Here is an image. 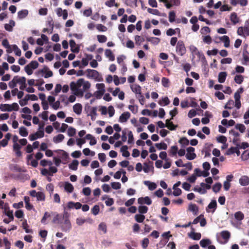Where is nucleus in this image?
I'll use <instances>...</instances> for the list:
<instances>
[{"instance_id":"f257e3e1","label":"nucleus","mask_w":249,"mask_h":249,"mask_svg":"<svg viewBox=\"0 0 249 249\" xmlns=\"http://www.w3.org/2000/svg\"><path fill=\"white\" fill-rule=\"evenodd\" d=\"M70 214L66 211V208L64 207V211L62 214V220L60 224L61 229L64 231H69L71 228V222L69 220Z\"/></svg>"},{"instance_id":"f03ea898","label":"nucleus","mask_w":249,"mask_h":249,"mask_svg":"<svg viewBox=\"0 0 249 249\" xmlns=\"http://www.w3.org/2000/svg\"><path fill=\"white\" fill-rule=\"evenodd\" d=\"M87 72H88L87 76L88 77L93 78L99 81H101L103 80V78L100 75L99 72L94 70L88 69L87 70Z\"/></svg>"},{"instance_id":"7ed1b4c3","label":"nucleus","mask_w":249,"mask_h":249,"mask_svg":"<svg viewBox=\"0 0 249 249\" xmlns=\"http://www.w3.org/2000/svg\"><path fill=\"white\" fill-rule=\"evenodd\" d=\"M176 51L178 54L182 56L186 53V48L182 41L179 40L176 46Z\"/></svg>"},{"instance_id":"20e7f679","label":"nucleus","mask_w":249,"mask_h":249,"mask_svg":"<svg viewBox=\"0 0 249 249\" xmlns=\"http://www.w3.org/2000/svg\"><path fill=\"white\" fill-rule=\"evenodd\" d=\"M84 82L83 78L79 79L76 83L74 82H71L70 84L71 89L74 92L77 91L82 86V83Z\"/></svg>"},{"instance_id":"39448f33","label":"nucleus","mask_w":249,"mask_h":249,"mask_svg":"<svg viewBox=\"0 0 249 249\" xmlns=\"http://www.w3.org/2000/svg\"><path fill=\"white\" fill-rule=\"evenodd\" d=\"M221 238L224 240L221 241L218 239V241L221 244L227 243L231 237V233L228 231H223L220 233Z\"/></svg>"},{"instance_id":"423d86ee","label":"nucleus","mask_w":249,"mask_h":249,"mask_svg":"<svg viewBox=\"0 0 249 249\" xmlns=\"http://www.w3.org/2000/svg\"><path fill=\"white\" fill-rule=\"evenodd\" d=\"M187 154L186 155V158L188 160H193L195 159L196 155L194 153L195 148L193 147H189L187 148Z\"/></svg>"},{"instance_id":"0eeeda50","label":"nucleus","mask_w":249,"mask_h":249,"mask_svg":"<svg viewBox=\"0 0 249 249\" xmlns=\"http://www.w3.org/2000/svg\"><path fill=\"white\" fill-rule=\"evenodd\" d=\"M38 72L45 73L44 75V77L45 78H48L49 77H52L53 75L52 71H50L48 67L47 66H44V68L40 70Z\"/></svg>"},{"instance_id":"6e6552de","label":"nucleus","mask_w":249,"mask_h":249,"mask_svg":"<svg viewBox=\"0 0 249 249\" xmlns=\"http://www.w3.org/2000/svg\"><path fill=\"white\" fill-rule=\"evenodd\" d=\"M130 115L129 112H124L120 115L119 121L122 123H125L130 118Z\"/></svg>"},{"instance_id":"1a4fd4ad","label":"nucleus","mask_w":249,"mask_h":249,"mask_svg":"<svg viewBox=\"0 0 249 249\" xmlns=\"http://www.w3.org/2000/svg\"><path fill=\"white\" fill-rule=\"evenodd\" d=\"M138 203L141 205L146 204L148 205H150L152 203V201L148 196H145L144 197H141L138 198Z\"/></svg>"},{"instance_id":"9d476101","label":"nucleus","mask_w":249,"mask_h":249,"mask_svg":"<svg viewBox=\"0 0 249 249\" xmlns=\"http://www.w3.org/2000/svg\"><path fill=\"white\" fill-rule=\"evenodd\" d=\"M234 153H236L237 156L240 155V152L239 151V148L238 146L231 147L226 152V154L227 155H230Z\"/></svg>"},{"instance_id":"9b49d317","label":"nucleus","mask_w":249,"mask_h":249,"mask_svg":"<svg viewBox=\"0 0 249 249\" xmlns=\"http://www.w3.org/2000/svg\"><path fill=\"white\" fill-rule=\"evenodd\" d=\"M217 208V202L215 200H212L211 202L209 204V205L207 206V208H206V211L208 213L210 212V211H209L208 209H213L212 211V213H213L215 210Z\"/></svg>"},{"instance_id":"f8f14e48","label":"nucleus","mask_w":249,"mask_h":249,"mask_svg":"<svg viewBox=\"0 0 249 249\" xmlns=\"http://www.w3.org/2000/svg\"><path fill=\"white\" fill-rule=\"evenodd\" d=\"M26 78L25 77H21L19 78H18V81L17 82L20 85L19 87L20 89L24 90L27 87V85L26 84Z\"/></svg>"},{"instance_id":"ddd939ff","label":"nucleus","mask_w":249,"mask_h":249,"mask_svg":"<svg viewBox=\"0 0 249 249\" xmlns=\"http://www.w3.org/2000/svg\"><path fill=\"white\" fill-rule=\"evenodd\" d=\"M191 229L193 231L190 233L189 234V236L195 240H198L201 238V235L200 233L195 232L194 231L195 229L192 227Z\"/></svg>"},{"instance_id":"4468645a","label":"nucleus","mask_w":249,"mask_h":249,"mask_svg":"<svg viewBox=\"0 0 249 249\" xmlns=\"http://www.w3.org/2000/svg\"><path fill=\"white\" fill-rule=\"evenodd\" d=\"M70 45L71 47V51L72 53H78L79 52V48L76 46V44L74 40H71L70 41Z\"/></svg>"},{"instance_id":"2eb2a0df","label":"nucleus","mask_w":249,"mask_h":249,"mask_svg":"<svg viewBox=\"0 0 249 249\" xmlns=\"http://www.w3.org/2000/svg\"><path fill=\"white\" fill-rule=\"evenodd\" d=\"M130 88L132 91L134 92L136 95L142 93L141 87L140 85L138 84H133L130 86Z\"/></svg>"},{"instance_id":"dca6fc26","label":"nucleus","mask_w":249,"mask_h":249,"mask_svg":"<svg viewBox=\"0 0 249 249\" xmlns=\"http://www.w3.org/2000/svg\"><path fill=\"white\" fill-rule=\"evenodd\" d=\"M239 181L242 186H247L249 184V178L247 176H243L239 179Z\"/></svg>"},{"instance_id":"f3484780","label":"nucleus","mask_w":249,"mask_h":249,"mask_svg":"<svg viewBox=\"0 0 249 249\" xmlns=\"http://www.w3.org/2000/svg\"><path fill=\"white\" fill-rule=\"evenodd\" d=\"M220 40L224 42V46L228 48L230 45V40L229 37L227 36H224L219 37Z\"/></svg>"},{"instance_id":"a211bd4d","label":"nucleus","mask_w":249,"mask_h":249,"mask_svg":"<svg viewBox=\"0 0 249 249\" xmlns=\"http://www.w3.org/2000/svg\"><path fill=\"white\" fill-rule=\"evenodd\" d=\"M211 243L212 242L209 239H203L199 242L200 246L203 248H206L211 244Z\"/></svg>"},{"instance_id":"6ab92c4d","label":"nucleus","mask_w":249,"mask_h":249,"mask_svg":"<svg viewBox=\"0 0 249 249\" xmlns=\"http://www.w3.org/2000/svg\"><path fill=\"white\" fill-rule=\"evenodd\" d=\"M73 111L77 114H80L82 110V106L79 104L77 103L73 107Z\"/></svg>"},{"instance_id":"aec40b11","label":"nucleus","mask_w":249,"mask_h":249,"mask_svg":"<svg viewBox=\"0 0 249 249\" xmlns=\"http://www.w3.org/2000/svg\"><path fill=\"white\" fill-rule=\"evenodd\" d=\"M188 210L192 212L194 215H197L198 212V208L195 204H191L189 205Z\"/></svg>"},{"instance_id":"412c9836","label":"nucleus","mask_w":249,"mask_h":249,"mask_svg":"<svg viewBox=\"0 0 249 249\" xmlns=\"http://www.w3.org/2000/svg\"><path fill=\"white\" fill-rule=\"evenodd\" d=\"M196 54L197 56V57L199 58V59L201 60V61L204 65L207 64V61L206 59V57L202 53L197 52V53H196Z\"/></svg>"},{"instance_id":"4be33fe9","label":"nucleus","mask_w":249,"mask_h":249,"mask_svg":"<svg viewBox=\"0 0 249 249\" xmlns=\"http://www.w3.org/2000/svg\"><path fill=\"white\" fill-rule=\"evenodd\" d=\"M64 189L66 192L71 193L73 192L74 187L71 183L69 182H66L65 183Z\"/></svg>"},{"instance_id":"5701e85b","label":"nucleus","mask_w":249,"mask_h":249,"mask_svg":"<svg viewBox=\"0 0 249 249\" xmlns=\"http://www.w3.org/2000/svg\"><path fill=\"white\" fill-rule=\"evenodd\" d=\"M230 20L233 24H236L239 22V19L236 13L233 12L231 14Z\"/></svg>"},{"instance_id":"b1692460","label":"nucleus","mask_w":249,"mask_h":249,"mask_svg":"<svg viewBox=\"0 0 249 249\" xmlns=\"http://www.w3.org/2000/svg\"><path fill=\"white\" fill-rule=\"evenodd\" d=\"M28 14L27 10H22L18 13V17L19 19H23L26 18Z\"/></svg>"},{"instance_id":"393cba45","label":"nucleus","mask_w":249,"mask_h":249,"mask_svg":"<svg viewBox=\"0 0 249 249\" xmlns=\"http://www.w3.org/2000/svg\"><path fill=\"white\" fill-rule=\"evenodd\" d=\"M105 55L108 58L110 61H112L115 60V56L110 49L106 50Z\"/></svg>"},{"instance_id":"a878e982","label":"nucleus","mask_w":249,"mask_h":249,"mask_svg":"<svg viewBox=\"0 0 249 249\" xmlns=\"http://www.w3.org/2000/svg\"><path fill=\"white\" fill-rule=\"evenodd\" d=\"M128 146L127 145H123L121 148V151L122 152V156L124 157H128L130 155L129 151L127 150Z\"/></svg>"},{"instance_id":"bb28decb","label":"nucleus","mask_w":249,"mask_h":249,"mask_svg":"<svg viewBox=\"0 0 249 249\" xmlns=\"http://www.w3.org/2000/svg\"><path fill=\"white\" fill-rule=\"evenodd\" d=\"M144 184L148 186L150 190H154L157 188V184L154 182H151L149 181H144Z\"/></svg>"},{"instance_id":"cd10ccee","label":"nucleus","mask_w":249,"mask_h":249,"mask_svg":"<svg viewBox=\"0 0 249 249\" xmlns=\"http://www.w3.org/2000/svg\"><path fill=\"white\" fill-rule=\"evenodd\" d=\"M54 152L56 153H59L60 152H61L62 153V154H61L62 158L65 161H67L69 158L68 154L66 151H65L63 150L58 149V150H55Z\"/></svg>"},{"instance_id":"c85d7f7f","label":"nucleus","mask_w":249,"mask_h":249,"mask_svg":"<svg viewBox=\"0 0 249 249\" xmlns=\"http://www.w3.org/2000/svg\"><path fill=\"white\" fill-rule=\"evenodd\" d=\"M227 76V73L226 72H220L218 74V82L220 83H223L225 82Z\"/></svg>"},{"instance_id":"c756f323","label":"nucleus","mask_w":249,"mask_h":249,"mask_svg":"<svg viewBox=\"0 0 249 249\" xmlns=\"http://www.w3.org/2000/svg\"><path fill=\"white\" fill-rule=\"evenodd\" d=\"M234 217L237 221H241L244 218V214L242 212L238 211L234 213Z\"/></svg>"},{"instance_id":"7c9ffc66","label":"nucleus","mask_w":249,"mask_h":249,"mask_svg":"<svg viewBox=\"0 0 249 249\" xmlns=\"http://www.w3.org/2000/svg\"><path fill=\"white\" fill-rule=\"evenodd\" d=\"M178 151V147L176 145H174L171 146L170 149L169 151V153L170 156H174L177 155V152Z\"/></svg>"},{"instance_id":"2f4dec72","label":"nucleus","mask_w":249,"mask_h":249,"mask_svg":"<svg viewBox=\"0 0 249 249\" xmlns=\"http://www.w3.org/2000/svg\"><path fill=\"white\" fill-rule=\"evenodd\" d=\"M158 103L161 106H167L169 104L170 100L167 97H165L164 98H162L161 100H160Z\"/></svg>"},{"instance_id":"473e14b6","label":"nucleus","mask_w":249,"mask_h":249,"mask_svg":"<svg viewBox=\"0 0 249 249\" xmlns=\"http://www.w3.org/2000/svg\"><path fill=\"white\" fill-rule=\"evenodd\" d=\"M10 107V104H1L0 105V110L2 111H11Z\"/></svg>"},{"instance_id":"72a5a7b5","label":"nucleus","mask_w":249,"mask_h":249,"mask_svg":"<svg viewBox=\"0 0 249 249\" xmlns=\"http://www.w3.org/2000/svg\"><path fill=\"white\" fill-rule=\"evenodd\" d=\"M145 218V216L142 214H137L135 215V220L139 223H142L144 221Z\"/></svg>"},{"instance_id":"f704fd0d","label":"nucleus","mask_w":249,"mask_h":249,"mask_svg":"<svg viewBox=\"0 0 249 249\" xmlns=\"http://www.w3.org/2000/svg\"><path fill=\"white\" fill-rule=\"evenodd\" d=\"M19 134L22 137H26L28 135V132L27 129L24 126H21L19 128Z\"/></svg>"},{"instance_id":"c9c22d12","label":"nucleus","mask_w":249,"mask_h":249,"mask_svg":"<svg viewBox=\"0 0 249 249\" xmlns=\"http://www.w3.org/2000/svg\"><path fill=\"white\" fill-rule=\"evenodd\" d=\"M64 139V136L63 134H60L54 137L53 139V141L55 143H58L61 142Z\"/></svg>"},{"instance_id":"e433bc0d","label":"nucleus","mask_w":249,"mask_h":249,"mask_svg":"<svg viewBox=\"0 0 249 249\" xmlns=\"http://www.w3.org/2000/svg\"><path fill=\"white\" fill-rule=\"evenodd\" d=\"M78 161L77 160H73L72 162L69 164V168L72 170H76L78 165Z\"/></svg>"},{"instance_id":"4c0bfd02","label":"nucleus","mask_w":249,"mask_h":249,"mask_svg":"<svg viewBox=\"0 0 249 249\" xmlns=\"http://www.w3.org/2000/svg\"><path fill=\"white\" fill-rule=\"evenodd\" d=\"M36 197L37 201H43L45 200V195L42 192H38Z\"/></svg>"},{"instance_id":"58836bf2","label":"nucleus","mask_w":249,"mask_h":249,"mask_svg":"<svg viewBox=\"0 0 249 249\" xmlns=\"http://www.w3.org/2000/svg\"><path fill=\"white\" fill-rule=\"evenodd\" d=\"M10 169L11 170H14L18 172H24L18 165L17 164H11L10 166Z\"/></svg>"},{"instance_id":"ea45409f","label":"nucleus","mask_w":249,"mask_h":249,"mask_svg":"<svg viewBox=\"0 0 249 249\" xmlns=\"http://www.w3.org/2000/svg\"><path fill=\"white\" fill-rule=\"evenodd\" d=\"M83 89H82L84 91H86V90H88L91 86V84L89 83V82L88 81H85L84 79V82L82 83Z\"/></svg>"},{"instance_id":"a19ab883","label":"nucleus","mask_w":249,"mask_h":249,"mask_svg":"<svg viewBox=\"0 0 249 249\" xmlns=\"http://www.w3.org/2000/svg\"><path fill=\"white\" fill-rule=\"evenodd\" d=\"M18 76H15L13 80L9 83V86L11 89H13L16 86V85L18 83V82H17L18 81Z\"/></svg>"},{"instance_id":"79ce46f5","label":"nucleus","mask_w":249,"mask_h":249,"mask_svg":"<svg viewBox=\"0 0 249 249\" xmlns=\"http://www.w3.org/2000/svg\"><path fill=\"white\" fill-rule=\"evenodd\" d=\"M221 186V184L220 182L216 183L212 187L213 191L216 193L220 190Z\"/></svg>"},{"instance_id":"37998d69","label":"nucleus","mask_w":249,"mask_h":249,"mask_svg":"<svg viewBox=\"0 0 249 249\" xmlns=\"http://www.w3.org/2000/svg\"><path fill=\"white\" fill-rule=\"evenodd\" d=\"M155 146L159 150H166L167 148V144L163 142L159 143H156Z\"/></svg>"},{"instance_id":"c03bdc74","label":"nucleus","mask_w":249,"mask_h":249,"mask_svg":"<svg viewBox=\"0 0 249 249\" xmlns=\"http://www.w3.org/2000/svg\"><path fill=\"white\" fill-rule=\"evenodd\" d=\"M148 210V207L146 206L141 205L138 207V211L141 214L147 213Z\"/></svg>"},{"instance_id":"a18cd8bd","label":"nucleus","mask_w":249,"mask_h":249,"mask_svg":"<svg viewBox=\"0 0 249 249\" xmlns=\"http://www.w3.org/2000/svg\"><path fill=\"white\" fill-rule=\"evenodd\" d=\"M62 220V215L59 214H57L53 219V222L54 223L60 224Z\"/></svg>"},{"instance_id":"49530a36","label":"nucleus","mask_w":249,"mask_h":249,"mask_svg":"<svg viewBox=\"0 0 249 249\" xmlns=\"http://www.w3.org/2000/svg\"><path fill=\"white\" fill-rule=\"evenodd\" d=\"M235 82L238 84H241L244 80V77L242 75H236L234 78Z\"/></svg>"},{"instance_id":"de8ad7c7","label":"nucleus","mask_w":249,"mask_h":249,"mask_svg":"<svg viewBox=\"0 0 249 249\" xmlns=\"http://www.w3.org/2000/svg\"><path fill=\"white\" fill-rule=\"evenodd\" d=\"M12 48L13 50L14 51L16 55L17 56H20L21 55V52L20 50L18 48V46L16 45H12Z\"/></svg>"},{"instance_id":"09e8293b","label":"nucleus","mask_w":249,"mask_h":249,"mask_svg":"<svg viewBox=\"0 0 249 249\" xmlns=\"http://www.w3.org/2000/svg\"><path fill=\"white\" fill-rule=\"evenodd\" d=\"M135 40L136 44L140 45L142 42H143L145 40L144 37H142L140 36L137 35L135 36Z\"/></svg>"},{"instance_id":"8fccbe9b","label":"nucleus","mask_w":249,"mask_h":249,"mask_svg":"<svg viewBox=\"0 0 249 249\" xmlns=\"http://www.w3.org/2000/svg\"><path fill=\"white\" fill-rule=\"evenodd\" d=\"M193 190L195 192H197L201 194H205L207 193V191L206 190V189H202V188L198 187L197 186L194 187Z\"/></svg>"},{"instance_id":"3c124183","label":"nucleus","mask_w":249,"mask_h":249,"mask_svg":"<svg viewBox=\"0 0 249 249\" xmlns=\"http://www.w3.org/2000/svg\"><path fill=\"white\" fill-rule=\"evenodd\" d=\"M29 100V98L27 94L23 99L19 100V103L21 106H24L27 104Z\"/></svg>"},{"instance_id":"603ef678","label":"nucleus","mask_w":249,"mask_h":249,"mask_svg":"<svg viewBox=\"0 0 249 249\" xmlns=\"http://www.w3.org/2000/svg\"><path fill=\"white\" fill-rule=\"evenodd\" d=\"M235 128L239 130L241 133L244 132L246 129L245 126L241 124H236L235 125Z\"/></svg>"},{"instance_id":"864d4df0","label":"nucleus","mask_w":249,"mask_h":249,"mask_svg":"<svg viewBox=\"0 0 249 249\" xmlns=\"http://www.w3.org/2000/svg\"><path fill=\"white\" fill-rule=\"evenodd\" d=\"M176 13L174 11H170L169 13V20L170 22H173L175 20Z\"/></svg>"},{"instance_id":"5fc2aeb1","label":"nucleus","mask_w":249,"mask_h":249,"mask_svg":"<svg viewBox=\"0 0 249 249\" xmlns=\"http://www.w3.org/2000/svg\"><path fill=\"white\" fill-rule=\"evenodd\" d=\"M97 37L98 41L100 43H104V42H106L107 40V36L104 35H97Z\"/></svg>"},{"instance_id":"6e6d98bb","label":"nucleus","mask_w":249,"mask_h":249,"mask_svg":"<svg viewBox=\"0 0 249 249\" xmlns=\"http://www.w3.org/2000/svg\"><path fill=\"white\" fill-rule=\"evenodd\" d=\"M96 88L98 89V91H101L102 92H105V86L103 83H98L96 84Z\"/></svg>"},{"instance_id":"4d7b16f0","label":"nucleus","mask_w":249,"mask_h":249,"mask_svg":"<svg viewBox=\"0 0 249 249\" xmlns=\"http://www.w3.org/2000/svg\"><path fill=\"white\" fill-rule=\"evenodd\" d=\"M3 243L5 246V249H11V242L8 241V239L6 237H5L3 239Z\"/></svg>"},{"instance_id":"13d9d810","label":"nucleus","mask_w":249,"mask_h":249,"mask_svg":"<svg viewBox=\"0 0 249 249\" xmlns=\"http://www.w3.org/2000/svg\"><path fill=\"white\" fill-rule=\"evenodd\" d=\"M217 141L221 143H225L227 142V138L224 136H220L216 138Z\"/></svg>"},{"instance_id":"bf43d9fd","label":"nucleus","mask_w":249,"mask_h":249,"mask_svg":"<svg viewBox=\"0 0 249 249\" xmlns=\"http://www.w3.org/2000/svg\"><path fill=\"white\" fill-rule=\"evenodd\" d=\"M166 127H167L170 130L173 131L177 129L178 125L174 124L173 123L171 122L170 123L168 124L167 125H166Z\"/></svg>"},{"instance_id":"052dcab7","label":"nucleus","mask_w":249,"mask_h":249,"mask_svg":"<svg viewBox=\"0 0 249 249\" xmlns=\"http://www.w3.org/2000/svg\"><path fill=\"white\" fill-rule=\"evenodd\" d=\"M99 211H100V207L97 205H95L91 209V212L95 215H96L97 214H98L99 213Z\"/></svg>"},{"instance_id":"680f3d73","label":"nucleus","mask_w":249,"mask_h":249,"mask_svg":"<svg viewBox=\"0 0 249 249\" xmlns=\"http://www.w3.org/2000/svg\"><path fill=\"white\" fill-rule=\"evenodd\" d=\"M76 133V129L72 127H70L69 128L68 130V135L70 137H72L74 136Z\"/></svg>"},{"instance_id":"e2e57ef3","label":"nucleus","mask_w":249,"mask_h":249,"mask_svg":"<svg viewBox=\"0 0 249 249\" xmlns=\"http://www.w3.org/2000/svg\"><path fill=\"white\" fill-rule=\"evenodd\" d=\"M147 11L148 13L154 15L159 16L160 15V12L158 9H154L151 8H148L147 9Z\"/></svg>"},{"instance_id":"0e129e2a","label":"nucleus","mask_w":249,"mask_h":249,"mask_svg":"<svg viewBox=\"0 0 249 249\" xmlns=\"http://www.w3.org/2000/svg\"><path fill=\"white\" fill-rule=\"evenodd\" d=\"M104 93L105 92H104L97 90L94 93L93 96H95L96 99H100L102 98Z\"/></svg>"},{"instance_id":"69168bd1","label":"nucleus","mask_w":249,"mask_h":249,"mask_svg":"<svg viewBox=\"0 0 249 249\" xmlns=\"http://www.w3.org/2000/svg\"><path fill=\"white\" fill-rule=\"evenodd\" d=\"M99 230L103 231L104 233L107 232V226L104 223H101L99 225Z\"/></svg>"},{"instance_id":"338daca9","label":"nucleus","mask_w":249,"mask_h":249,"mask_svg":"<svg viewBox=\"0 0 249 249\" xmlns=\"http://www.w3.org/2000/svg\"><path fill=\"white\" fill-rule=\"evenodd\" d=\"M180 144L188 145L189 143V140L186 137H182L179 140L178 142Z\"/></svg>"},{"instance_id":"774afa93","label":"nucleus","mask_w":249,"mask_h":249,"mask_svg":"<svg viewBox=\"0 0 249 249\" xmlns=\"http://www.w3.org/2000/svg\"><path fill=\"white\" fill-rule=\"evenodd\" d=\"M111 187L114 189H119L121 188V184L119 182H113L111 183Z\"/></svg>"}]
</instances>
